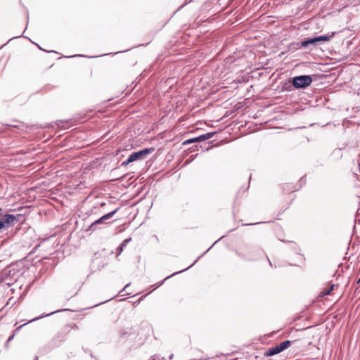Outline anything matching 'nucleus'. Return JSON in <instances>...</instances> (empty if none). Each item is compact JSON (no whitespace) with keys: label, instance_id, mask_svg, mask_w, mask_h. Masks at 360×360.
<instances>
[{"label":"nucleus","instance_id":"nucleus-28","mask_svg":"<svg viewBox=\"0 0 360 360\" xmlns=\"http://www.w3.org/2000/svg\"><path fill=\"white\" fill-rule=\"evenodd\" d=\"M282 241H283V242H284V243H292V241H290V240H288V241L282 240Z\"/></svg>","mask_w":360,"mask_h":360},{"label":"nucleus","instance_id":"nucleus-24","mask_svg":"<svg viewBox=\"0 0 360 360\" xmlns=\"http://www.w3.org/2000/svg\"><path fill=\"white\" fill-rule=\"evenodd\" d=\"M13 337H14V334L9 336L8 340H7V342H10L11 340H12L13 339Z\"/></svg>","mask_w":360,"mask_h":360},{"label":"nucleus","instance_id":"nucleus-16","mask_svg":"<svg viewBox=\"0 0 360 360\" xmlns=\"http://www.w3.org/2000/svg\"><path fill=\"white\" fill-rule=\"evenodd\" d=\"M348 143H346V142H344V143H339L338 145V147L337 148L338 149H340L341 151L345 150L346 148V147L347 146Z\"/></svg>","mask_w":360,"mask_h":360},{"label":"nucleus","instance_id":"nucleus-10","mask_svg":"<svg viewBox=\"0 0 360 360\" xmlns=\"http://www.w3.org/2000/svg\"><path fill=\"white\" fill-rule=\"evenodd\" d=\"M66 310H67V309H63L62 311H66ZM61 311V310H56V311H53V312L49 313V314H42V315H41L40 316L37 317V318H34V319H32V320L29 321L27 323H24V324H22V325L20 326L19 327H18V328L15 330V332L18 331L21 328H22L24 326H25L26 324H27V323H31V322L35 321H37V320H38V319H41V318L46 317V316H51V315H52V314H55V313L59 312V311Z\"/></svg>","mask_w":360,"mask_h":360},{"label":"nucleus","instance_id":"nucleus-4","mask_svg":"<svg viewBox=\"0 0 360 360\" xmlns=\"http://www.w3.org/2000/svg\"><path fill=\"white\" fill-rule=\"evenodd\" d=\"M120 210V207L116 208L115 210L103 214L102 217L95 220L94 222L89 226L86 231L93 232L96 229H101L102 226L108 224V220L110 219L115 214Z\"/></svg>","mask_w":360,"mask_h":360},{"label":"nucleus","instance_id":"nucleus-11","mask_svg":"<svg viewBox=\"0 0 360 360\" xmlns=\"http://www.w3.org/2000/svg\"><path fill=\"white\" fill-rule=\"evenodd\" d=\"M57 346L56 340H52L47 345H46L44 347L41 349V352L42 354H46L50 351H51L55 347Z\"/></svg>","mask_w":360,"mask_h":360},{"label":"nucleus","instance_id":"nucleus-13","mask_svg":"<svg viewBox=\"0 0 360 360\" xmlns=\"http://www.w3.org/2000/svg\"><path fill=\"white\" fill-rule=\"evenodd\" d=\"M6 126L11 127V128H16L18 129H22L24 127V124L18 120H13L11 123L6 124Z\"/></svg>","mask_w":360,"mask_h":360},{"label":"nucleus","instance_id":"nucleus-12","mask_svg":"<svg viewBox=\"0 0 360 360\" xmlns=\"http://www.w3.org/2000/svg\"><path fill=\"white\" fill-rule=\"evenodd\" d=\"M136 330H137L136 326L127 327L121 330V335L123 337L129 336L131 334H135Z\"/></svg>","mask_w":360,"mask_h":360},{"label":"nucleus","instance_id":"nucleus-18","mask_svg":"<svg viewBox=\"0 0 360 360\" xmlns=\"http://www.w3.org/2000/svg\"><path fill=\"white\" fill-rule=\"evenodd\" d=\"M334 286H335V285H334V284H331V285L329 286L328 289L325 292L324 295H330V292L333 290V289H334Z\"/></svg>","mask_w":360,"mask_h":360},{"label":"nucleus","instance_id":"nucleus-1","mask_svg":"<svg viewBox=\"0 0 360 360\" xmlns=\"http://www.w3.org/2000/svg\"><path fill=\"white\" fill-rule=\"evenodd\" d=\"M236 254L241 259L247 262H255L265 255V252L258 248L244 247L236 251Z\"/></svg>","mask_w":360,"mask_h":360},{"label":"nucleus","instance_id":"nucleus-25","mask_svg":"<svg viewBox=\"0 0 360 360\" xmlns=\"http://www.w3.org/2000/svg\"><path fill=\"white\" fill-rule=\"evenodd\" d=\"M264 257H266V259H267V261L269 264L270 266H272V264H271V262L270 261V259L268 258V257L266 256V255L265 254V255Z\"/></svg>","mask_w":360,"mask_h":360},{"label":"nucleus","instance_id":"nucleus-2","mask_svg":"<svg viewBox=\"0 0 360 360\" xmlns=\"http://www.w3.org/2000/svg\"><path fill=\"white\" fill-rule=\"evenodd\" d=\"M313 82V78L311 75H303L293 77L288 83H285L283 86V90L291 91L292 88L305 89L311 85Z\"/></svg>","mask_w":360,"mask_h":360},{"label":"nucleus","instance_id":"nucleus-5","mask_svg":"<svg viewBox=\"0 0 360 360\" xmlns=\"http://www.w3.org/2000/svg\"><path fill=\"white\" fill-rule=\"evenodd\" d=\"M19 215L12 214H3L0 208V232L13 226L18 221Z\"/></svg>","mask_w":360,"mask_h":360},{"label":"nucleus","instance_id":"nucleus-8","mask_svg":"<svg viewBox=\"0 0 360 360\" xmlns=\"http://www.w3.org/2000/svg\"><path fill=\"white\" fill-rule=\"evenodd\" d=\"M216 132H208L195 138L189 139L184 141L183 145H187L195 142H202L214 136Z\"/></svg>","mask_w":360,"mask_h":360},{"label":"nucleus","instance_id":"nucleus-3","mask_svg":"<svg viewBox=\"0 0 360 360\" xmlns=\"http://www.w3.org/2000/svg\"><path fill=\"white\" fill-rule=\"evenodd\" d=\"M335 34V32H333L331 34H323L314 37L305 38L300 42V47H316L322 44L323 42L328 41Z\"/></svg>","mask_w":360,"mask_h":360},{"label":"nucleus","instance_id":"nucleus-26","mask_svg":"<svg viewBox=\"0 0 360 360\" xmlns=\"http://www.w3.org/2000/svg\"><path fill=\"white\" fill-rule=\"evenodd\" d=\"M75 56H84L81 55V54H79V55H75V56H68V58H72V57H75Z\"/></svg>","mask_w":360,"mask_h":360},{"label":"nucleus","instance_id":"nucleus-20","mask_svg":"<svg viewBox=\"0 0 360 360\" xmlns=\"http://www.w3.org/2000/svg\"><path fill=\"white\" fill-rule=\"evenodd\" d=\"M66 327L71 328H78L77 326L75 323L67 325Z\"/></svg>","mask_w":360,"mask_h":360},{"label":"nucleus","instance_id":"nucleus-6","mask_svg":"<svg viewBox=\"0 0 360 360\" xmlns=\"http://www.w3.org/2000/svg\"><path fill=\"white\" fill-rule=\"evenodd\" d=\"M291 343L292 342L290 340L283 341L280 344H278L274 347L269 348L265 352V356H271L278 354L282 352L283 351L285 350L286 349H288L291 345Z\"/></svg>","mask_w":360,"mask_h":360},{"label":"nucleus","instance_id":"nucleus-19","mask_svg":"<svg viewBox=\"0 0 360 360\" xmlns=\"http://www.w3.org/2000/svg\"><path fill=\"white\" fill-rule=\"evenodd\" d=\"M131 162H132V160H129V156L128 158L127 159V160H125L121 163V166L126 167Z\"/></svg>","mask_w":360,"mask_h":360},{"label":"nucleus","instance_id":"nucleus-27","mask_svg":"<svg viewBox=\"0 0 360 360\" xmlns=\"http://www.w3.org/2000/svg\"><path fill=\"white\" fill-rule=\"evenodd\" d=\"M173 356H174V354H171V355L169 356V359H172L173 358Z\"/></svg>","mask_w":360,"mask_h":360},{"label":"nucleus","instance_id":"nucleus-14","mask_svg":"<svg viewBox=\"0 0 360 360\" xmlns=\"http://www.w3.org/2000/svg\"><path fill=\"white\" fill-rule=\"evenodd\" d=\"M131 238H129L124 239L121 243V244L117 248V252L118 255L121 254V252L123 251V249L127 246V245L129 243V242L131 241Z\"/></svg>","mask_w":360,"mask_h":360},{"label":"nucleus","instance_id":"nucleus-29","mask_svg":"<svg viewBox=\"0 0 360 360\" xmlns=\"http://www.w3.org/2000/svg\"><path fill=\"white\" fill-rule=\"evenodd\" d=\"M105 205V202L101 203V206H104Z\"/></svg>","mask_w":360,"mask_h":360},{"label":"nucleus","instance_id":"nucleus-15","mask_svg":"<svg viewBox=\"0 0 360 360\" xmlns=\"http://www.w3.org/2000/svg\"><path fill=\"white\" fill-rule=\"evenodd\" d=\"M331 156H333L336 160H339L342 158V151L336 148L331 153Z\"/></svg>","mask_w":360,"mask_h":360},{"label":"nucleus","instance_id":"nucleus-9","mask_svg":"<svg viewBox=\"0 0 360 360\" xmlns=\"http://www.w3.org/2000/svg\"><path fill=\"white\" fill-rule=\"evenodd\" d=\"M218 240L215 241L205 252H204L201 255H200L189 266H188L187 268L184 269H182L181 271H176V272H174V274L167 276L164 280H162V281L159 282L157 283V287H160V285H162L165 281H166L167 279L174 276V275H176L178 274H180L181 272H184L186 270H188V269H190L191 266H193L197 262L198 260L201 257H202L204 255H205L214 245V244L217 242Z\"/></svg>","mask_w":360,"mask_h":360},{"label":"nucleus","instance_id":"nucleus-21","mask_svg":"<svg viewBox=\"0 0 360 360\" xmlns=\"http://www.w3.org/2000/svg\"><path fill=\"white\" fill-rule=\"evenodd\" d=\"M294 245L295 246V250H297V253L300 255V253L299 252L301 250L300 248L298 247V245L295 243H294Z\"/></svg>","mask_w":360,"mask_h":360},{"label":"nucleus","instance_id":"nucleus-23","mask_svg":"<svg viewBox=\"0 0 360 360\" xmlns=\"http://www.w3.org/2000/svg\"><path fill=\"white\" fill-rule=\"evenodd\" d=\"M129 285H130V283L127 284L124 286V288L120 292V293L122 292V291L125 290L129 286Z\"/></svg>","mask_w":360,"mask_h":360},{"label":"nucleus","instance_id":"nucleus-7","mask_svg":"<svg viewBox=\"0 0 360 360\" xmlns=\"http://www.w3.org/2000/svg\"><path fill=\"white\" fill-rule=\"evenodd\" d=\"M154 150L155 148L151 147L135 151L129 155V160H132V162L144 160L148 154L153 153Z\"/></svg>","mask_w":360,"mask_h":360},{"label":"nucleus","instance_id":"nucleus-17","mask_svg":"<svg viewBox=\"0 0 360 360\" xmlns=\"http://www.w3.org/2000/svg\"><path fill=\"white\" fill-rule=\"evenodd\" d=\"M148 360H165L163 357H161L160 355H153Z\"/></svg>","mask_w":360,"mask_h":360},{"label":"nucleus","instance_id":"nucleus-22","mask_svg":"<svg viewBox=\"0 0 360 360\" xmlns=\"http://www.w3.org/2000/svg\"><path fill=\"white\" fill-rule=\"evenodd\" d=\"M260 222H257V223H250V224H243L244 226H252V225H255V224H259Z\"/></svg>","mask_w":360,"mask_h":360}]
</instances>
